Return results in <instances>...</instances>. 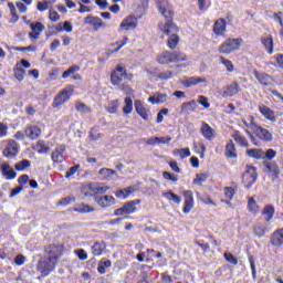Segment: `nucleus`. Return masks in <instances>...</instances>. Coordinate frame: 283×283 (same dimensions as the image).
Returning a JSON list of instances; mask_svg holds the SVG:
<instances>
[{
  "instance_id": "obj_1",
  "label": "nucleus",
  "mask_w": 283,
  "mask_h": 283,
  "mask_svg": "<svg viewBox=\"0 0 283 283\" xmlns=\"http://www.w3.org/2000/svg\"><path fill=\"white\" fill-rule=\"evenodd\" d=\"M158 29L163 34H166V36H169L168 39V48L169 50H176L178 43H180V38L178 36V27L174 21L169 22H160L158 24Z\"/></svg>"
},
{
  "instance_id": "obj_2",
  "label": "nucleus",
  "mask_w": 283,
  "mask_h": 283,
  "mask_svg": "<svg viewBox=\"0 0 283 283\" xmlns=\"http://www.w3.org/2000/svg\"><path fill=\"white\" fill-rule=\"evenodd\" d=\"M158 12L166 19L164 23L174 21V4L169 0H155Z\"/></svg>"
},
{
  "instance_id": "obj_3",
  "label": "nucleus",
  "mask_w": 283,
  "mask_h": 283,
  "mask_svg": "<svg viewBox=\"0 0 283 283\" xmlns=\"http://www.w3.org/2000/svg\"><path fill=\"white\" fill-rule=\"evenodd\" d=\"M242 43H244L242 39H228L219 46V52L220 54H231V52L240 50Z\"/></svg>"
},
{
  "instance_id": "obj_4",
  "label": "nucleus",
  "mask_w": 283,
  "mask_h": 283,
  "mask_svg": "<svg viewBox=\"0 0 283 283\" xmlns=\"http://www.w3.org/2000/svg\"><path fill=\"white\" fill-rule=\"evenodd\" d=\"M123 78H128V81H132L134 75H127L125 67L118 65L116 66V70L111 74V83L112 85H120V83H123Z\"/></svg>"
},
{
  "instance_id": "obj_5",
  "label": "nucleus",
  "mask_w": 283,
  "mask_h": 283,
  "mask_svg": "<svg viewBox=\"0 0 283 283\" xmlns=\"http://www.w3.org/2000/svg\"><path fill=\"white\" fill-rule=\"evenodd\" d=\"M3 144L6 145L2 150L4 158H17L19 156V143L14 139H7Z\"/></svg>"
},
{
  "instance_id": "obj_6",
  "label": "nucleus",
  "mask_w": 283,
  "mask_h": 283,
  "mask_svg": "<svg viewBox=\"0 0 283 283\" xmlns=\"http://www.w3.org/2000/svg\"><path fill=\"white\" fill-rule=\"evenodd\" d=\"M73 93H74V88L72 86L66 87L61 93H59L54 97V101L52 104L54 109H56V107H61V105H63V103H67V101H70V98H72Z\"/></svg>"
},
{
  "instance_id": "obj_7",
  "label": "nucleus",
  "mask_w": 283,
  "mask_h": 283,
  "mask_svg": "<svg viewBox=\"0 0 283 283\" xmlns=\"http://www.w3.org/2000/svg\"><path fill=\"white\" fill-rule=\"evenodd\" d=\"M255 180H258V170L253 166H248L243 174V184L247 189H251L255 185Z\"/></svg>"
},
{
  "instance_id": "obj_8",
  "label": "nucleus",
  "mask_w": 283,
  "mask_h": 283,
  "mask_svg": "<svg viewBox=\"0 0 283 283\" xmlns=\"http://www.w3.org/2000/svg\"><path fill=\"white\" fill-rule=\"evenodd\" d=\"M136 205H140V199L126 202L122 208L114 211V216H129L136 213Z\"/></svg>"
},
{
  "instance_id": "obj_9",
  "label": "nucleus",
  "mask_w": 283,
  "mask_h": 283,
  "mask_svg": "<svg viewBox=\"0 0 283 283\" xmlns=\"http://www.w3.org/2000/svg\"><path fill=\"white\" fill-rule=\"evenodd\" d=\"M136 28H138V18L128 15L120 22L118 32H129V30H136Z\"/></svg>"
},
{
  "instance_id": "obj_10",
  "label": "nucleus",
  "mask_w": 283,
  "mask_h": 283,
  "mask_svg": "<svg viewBox=\"0 0 283 283\" xmlns=\"http://www.w3.org/2000/svg\"><path fill=\"white\" fill-rule=\"evenodd\" d=\"M84 23L86 25H91V28H93L94 32H98V30H101V28L105 29L107 28V24L98 17H94V15H87L84 19Z\"/></svg>"
},
{
  "instance_id": "obj_11",
  "label": "nucleus",
  "mask_w": 283,
  "mask_h": 283,
  "mask_svg": "<svg viewBox=\"0 0 283 283\" xmlns=\"http://www.w3.org/2000/svg\"><path fill=\"white\" fill-rule=\"evenodd\" d=\"M56 262L54 259H50L48 258L46 261H40L38 269L40 272L43 273V275H50L51 271H54L55 266H56Z\"/></svg>"
},
{
  "instance_id": "obj_12",
  "label": "nucleus",
  "mask_w": 283,
  "mask_h": 283,
  "mask_svg": "<svg viewBox=\"0 0 283 283\" xmlns=\"http://www.w3.org/2000/svg\"><path fill=\"white\" fill-rule=\"evenodd\" d=\"M45 253L48 258H50L51 260H55V262H59V260L63 255V245H49L45 249Z\"/></svg>"
},
{
  "instance_id": "obj_13",
  "label": "nucleus",
  "mask_w": 283,
  "mask_h": 283,
  "mask_svg": "<svg viewBox=\"0 0 283 283\" xmlns=\"http://www.w3.org/2000/svg\"><path fill=\"white\" fill-rule=\"evenodd\" d=\"M193 191L186 190L184 191V213H191V210L193 209Z\"/></svg>"
},
{
  "instance_id": "obj_14",
  "label": "nucleus",
  "mask_w": 283,
  "mask_h": 283,
  "mask_svg": "<svg viewBox=\"0 0 283 283\" xmlns=\"http://www.w3.org/2000/svg\"><path fill=\"white\" fill-rule=\"evenodd\" d=\"M95 202L102 209H109V207H114V205H116V198L109 195H105V196L98 197Z\"/></svg>"
},
{
  "instance_id": "obj_15",
  "label": "nucleus",
  "mask_w": 283,
  "mask_h": 283,
  "mask_svg": "<svg viewBox=\"0 0 283 283\" xmlns=\"http://www.w3.org/2000/svg\"><path fill=\"white\" fill-rule=\"evenodd\" d=\"M200 134L206 140H213L216 138V129H213L207 122L201 123Z\"/></svg>"
},
{
  "instance_id": "obj_16",
  "label": "nucleus",
  "mask_w": 283,
  "mask_h": 283,
  "mask_svg": "<svg viewBox=\"0 0 283 283\" xmlns=\"http://www.w3.org/2000/svg\"><path fill=\"white\" fill-rule=\"evenodd\" d=\"M63 154H65V146L63 145L56 146L51 155L52 161L56 163L57 165H61V163L65 160V157L63 156Z\"/></svg>"
},
{
  "instance_id": "obj_17",
  "label": "nucleus",
  "mask_w": 283,
  "mask_h": 283,
  "mask_svg": "<svg viewBox=\"0 0 283 283\" xmlns=\"http://www.w3.org/2000/svg\"><path fill=\"white\" fill-rule=\"evenodd\" d=\"M24 134L30 140H36L41 137V129L36 125H29L24 128Z\"/></svg>"
},
{
  "instance_id": "obj_18",
  "label": "nucleus",
  "mask_w": 283,
  "mask_h": 283,
  "mask_svg": "<svg viewBox=\"0 0 283 283\" xmlns=\"http://www.w3.org/2000/svg\"><path fill=\"white\" fill-rule=\"evenodd\" d=\"M135 111L139 114L143 120H149V109L145 107V104L140 99L135 101Z\"/></svg>"
},
{
  "instance_id": "obj_19",
  "label": "nucleus",
  "mask_w": 283,
  "mask_h": 283,
  "mask_svg": "<svg viewBox=\"0 0 283 283\" xmlns=\"http://www.w3.org/2000/svg\"><path fill=\"white\" fill-rule=\"evenodd\" d=\"M254 134L258 136V138H260V140H263L264 143H271V140H273V134H271L269 129L262 128L261 126L254 130Z\"/></svg>"
},
{
  "instance_id": "obj_20",
  "label": "nucleus",
  "mask_w": 283,
  "mask_h": 283,
  "mask_svg": "<svg viewBox=\"0 0 283 283\" xmlns=\"http://www.w3.org/2000/svg\"><path fill=\"white\" fill-rule=\"evenodd\" d=\"M169 101V95L166 93L157 92L153 96L148 98V103H151V105H160L163 103H167Z\"/></svg>"
},
{
  "instance_id": "obj_21",
  "label": "nucleus",
  "mask_w": 283,
  "mask_h": 283,
  "mask_svg": "<svg viewBox=\"0 0 283 283\" xmlns=\"http://www.w3.org/2000/svg\"><path fill=\"white\" fill-rule=\"evenodd\" d=\"M270 242L273 247H283V228L276 229L272 233Z\"/></svg>"
},
{
  "instance_id": "obj_22",
  "label": "nucleus",
  "mask_w": 283,
  "mask_h": 283,
  "mask_svg": "<svg viewBox=\"0 0 283 283\" xmlns=\"http://www.w3.org/2000/svg\"><path fill=\"white\" fill-rule=\"evenodd\" d=\"M259 112H260V114H262V116H264V118H266L271 123H275V120H277V118L275 117V112L270 109L269 106H266L264 104H261L259 106Z\"/></svg>"
},
{
  "instance_id": "obj_23",
  "label": "nucleus",
  "mask_w": 283,
  "mask_h": 283,
  "mask_svg": "<svg viewBox=\"0 0 283 283\" xmlns=\"http://www.w3.org/2000/svg\"><path fill=\"white\" fill-rule=\"evenodd\" d=\"M213 32L217 36H224V33L227 32V20H217L213 25Z\"/></svg>"
},
{
  "instance_id": "obj_24",
  "label": "nucleus",
  "mask_w": 283,
  "mask_h": 283,
  "mask_svg": "<svg viewBox=\"0 0 283 283\" xmlns=\"http://www.w3.org/2000/svg\"><path fill=\"white\" fill-rule=\"evenodd\" d=\"M98 174L104 178V180H118V174L112 168H102Z\"/></svg>"
},
{
  "instance_id": "obj_25",
  "label": "nucleus",
  "mask_w": 283,
  "mask_h": 283,
  "mask_svg": "<svg viewBox=\"0 0 283 283\" xmlns=\"http://www.w3.org/2000/svg\"><path fill=\"white\" fill-rule=\"evenodd\" d=\"M134 191H136V188L127 187V188L117 190L115 192V196L119 200H127V198H130V196H134Z\"/></svg>"
},
{
  "instance_id": "obj_26",
  "label": "nucleus",
  "mask_w": 283,
  "mask_h": 283,
  "mask_svg": "<svg viewBox=\"0 0 283 283\" xmlns=\"http://www.w3.org/2000/svg\"><path fill=\"white\" fill-rule=\"evenodd\" d=\"M105 249H107L105 242L96 241L91 248L92 255H94L95 258H99V255H103V251H105Z\"/></svg>"
},
{
  "instance_id": "obj_27",
  "label": "nucleus",
  "mask_w": 283,
  "mask_h": 283,
  "mask_svg": "<svg viewBox=\"0 0 283 283\" xmlns=\"http://www.w3.org/2000/svg\"><path fill=\"white\" fill-rule=\"evenodd\" d=\"M198 83H207V78L192 76L181 81V85H184V87H193V85H198Z\"/></svg>"
},
{
  "instance_id": "obj_28",
  "label": "nucleus",
  "mask_w": 283,
  "mask_h": 283,
  "mask_svg": "<svg viewBox=\"0 0 283 283\" xmlns=\"http://www.w3.org/2000/svg\"><path fill=\"white\" fill-rule=\"evenodd\" d=\"M237 191H238V185L235 184L233 185V187H226L223 189V193L228 200H223L222 202H224L228 206H231V199L233 198V196H235Z\"/></svg>"
},
{
  "instance_id": "obj_29",
  "label": "nucleus",
  "mask_w": 283,
  "mask_h": 283,
  "mask_svg": "<svg viewBox=\"0 0 283 283\" xmlns=\"http://www.w3.org/2000/svg\"><path fill=\"white\" fill-rule=\"evenodd\" d=\"M1 171L2 176H4L7 180H14V178H17V172L8 164L1 165Z\"/></svg>"
},
{
  "instance_id": "obj_30",
  "label": "nucleus",
  "mask_w": 283,
  "mask_h": 283,
  "mask_svg": "<svg viewBox=\"0 0 283 283\" xmlns=\"http://www.w3.org/2000/svg\"><path fill=\"white\" fill-rule=\"evenodd\" d=\"M171 137H150L146 140L147 145H169Z\"/></svg>"
},
{
  "instance_id": "obj_31",
  "label": "nucleus",
  "mask_w": 283,
  "mask_h": 283,
  "mask_svg": "<svg viewBox=\"0 0 283 283\" xmlns=\"http://www.w3.org/2000/svg\"><path fill=\"white\" fill-rule=\"evenodd\" d=\"M242 123L247 129H251V132H254L258 129V124L255 123V117L253 115H248L242 118Z\"/></svg>"
},
{
  "instance_id": "obj_32",
  "label": "nucleus",
  "mask_w": 283,
  "mask_h": 283,
  "mask_svg": "<svg viewBox=\"0 0 283 283\" xmlns=\"http://www.w3.org/2000/svg\"><path fill=\"white\" fill-rule=\"evenodd\" d=\"M88 189L95 195L107 193L109 191V187L105 184H93Z\"/></svg>"
},
{
  "instance_id": "obj_33",
  "label": "nucleus",
  "mask_w": 283,
  "mask_h": 283,
  "mask_svg": "<svg viewBox=\"0 0 283 283\" xmlns=\"http://www.w3.org/2000/svg\"><path fill=\"white\" fill-rule=\"evenodd\" d=\"M262 216L265 222H271L275 216V208L271 205L265 206L262 210Z\"/></svg>"
},
{
  "instance_id": "obj_34",
  "label": "nucleus",
  "mask_w": 283,
  "mask_h": 283,
  "mask_svg": "<svg viewBox=\"0 0 283 283\" xmlns=\"http://www.w3.org/2000/svg\"><path fill=\"white\" fill-rule=\"evenodd\" d=\"M159 65H169L171 63V51H164L157 55Z\"/></svg>"
},
{
  "instance_id": "obj_35",
  "label": "nucleus",
  "mask_w": 283,
  "mask_h": 283,
  "mask_svg": "<svg viewBox=\"0 0 283 283\" xmlns=\"http://www.w3.org/2000/svg\"><path fill=\"white\" fill-rule=\"evenodd\" d=\"M254 76L261 85H271V83H273V78L269 74L255 71Z\"/></svg>"
},
{
  "instance_id": "obj_36",
  "label": "nucleus",
  "mask_w": 283,
  "mask_h": 283,
  "mask_svg": "<svg viewBox=\"0 0 283 283\" xmlns=\"http://www.w3.org/2000/svg\"><path fill=\"white\" fill-rule=\"evenodd\" d=\"M238 92H240V86L238 85V83H232L228 85L223 91V97L227 98V97L235 96Z\"/></svg>"
},
{
  "instance_id": "obj_37",
  "label": "nucleus",
  "mask_w": 283,
  "mask_h": 283,
  "mask_svg": "<svg viewBox=\"0 0 283 283\" xmlns=\"http://www.w3.org/2000/svg\"><path fill=\"white\" fill-rule=\"evenodd\" d=\"M226 156L228 158H238V150L235 149V144L230 139L226 145Z\"/></svg>"
},
{
  "instance_id": "obj_38",
  "label": "nucleus",
  "mask_w": 283,
  "mask_h": 283,
  "mask_svg": "<svg viewBox=\"0 0 283 283\" xmlns=\"http://www.w3.org/2000/svg\"><path fill=\"white\" fill-rule=\"evenodd\" d=\"M247 156H249V158H254L255 160H263L264 159V150L260 149V148L248 149Z\"/></svg>"
},
{
  "instance_id": "obj_39",
  "label": "nucleus",
  "mask_w": 283,
  "mask_h": 283,
  "mask_svg": "<svg viewBox=\"0 0 283 283\" xmlns=\"http://www.w3.org/2000/svg\"><path fill=\"white\" fill-rule=\"evenodd\" d=\"M232 138H234L235 143H238V145H240L241 147H249V142L242 133L234 130L232 134Z\"/></svg>"
},
{
  "instance_id": "obj_40",
  "label": "nucleus",
  "mask_w": 283,
  "mask_h": 283,
  "mask_svg": "<svg viewBox=\"0 0 283 283\" xmlns=\"http://www.w3.org/2000/svg\"><path fill=\"white\" fill-rule=\"evenodd\" d=\"M171 63H185L187 54L178 51L170 52Z\"/></svg>"
},
{
  "instance_id": "obj_41",
  "label": "nucleus",
  "mask_w": 283,
  "mask_h": 283,
  "mask_svg": "<svg viewBox=\"0 0 283 283\" xmlns=\"http://www.w3.org/2000/svg\"><path fill=\"white\" fill-rule=\"evenodd\" d=\"M265 171L272 176V180H275V178H277V174H280V168L276 164L265 163Z\"/></svg>"
},
{
  "instance_id": "obj_42",
  "label": "nucleus",
  "mask_w": 283,
  "mask_h": 283,
  "mask_svg": "<svg viewBox=\"0 0 283 283\" xmlns=\"http://www.w3.org/2000/svg\"><path fill=\"white\" fill-rule=\"evenodd\" d=\"M253 233L256 238H264V234L269 233L266 226L259 223L253 227Z\"/></svg>"
},
{
  "instance_id": "obj_43",
  "label": "nucleus",
  "mask_w": 283,
  "mask_h": 283,
  "mask_svg": "<svg viewBox=\"0 0 283 283\" xmlns=\"http://www.w3.org/2000/svg\"><path fill=\"white\" fill-rule=\"evenodd\" d=\"M73 211L76 213H94V207L87 203H80L73 209Z\"/></svg>"
},
{
  "instance_id": "obj_44",
  "label": "nucleus",
  "mask_w": 283,
  "mask_h": 283,
  "mask_svg": "<svg viewBox=\"0 0 283 283\" xmlns=\"http://www.w3.org/2000/svg\"><path fill=\"white\" fill-rule=\"evenodd\" d=\"M56 0H43L42 2L39 1L36 4V10L39 12H45L46 10H50L51 6H54Z\"/></svg>"
},
{
  "instance_id": "obj_45",
  "label": "nucleus",
  "mask_w": 283,
  "mask_h": 283,
  "mask_svg": "<svg viewBox=\"0 0 283 283\" xmlns=\"http://www.w3.org/2000/svg\"><path fill=\"white\" fill-rule=\"evenodd\" d=\"M163 196L169 202H175V205H180V202H182V198L171 191L164 192Z\"/></svg>"
},
{
  "instance_id": "obj_46",
  "label": "nucleus",
  "mask_w": 283,
  "mask_h": 283,
  "mask_svg": "<svg viewBox=\"0 0 283 283\" xmlns=\"http://www.w3.org/2000/svg\"><path fill=\"white\" fill-rule=\"evenodd\" d=\"M198 108V102L196 99H192L190 102H186L181 104V112H193L195 109Z\"/></svg>"
},
{
  "instance_id": "obj_47",
  "label": "nucleus",
  "mask_w": 283,
  "mask_h": 283,
  "mask_svg": "<svg viewBox=\"0 0 283 283\" xmlns=\"http://www.w3.org/2000/svg\"><path fill=\"white\" fill-rule=\"evenodd\" d=\"M193 150L196 151V154L200 155V158H205V154L207 151V146L205 145L203 142H195L193 143Z\"/></svg>"
},
{
  "instance_id": "obj_48",
  "label": "nucleus",
  "mask_w": 283,
  "mask_h": 283,
  "mask_svg": "<svg viewBox=\"0 0 283 283\" xmlns=\"http://www.w3.org/2000/svg\"><path fill=\"white\" fill-rule=\"evenodd\" d=\"M174 156H179L181 160H185V158H189L191 156V150L189 148H180L174 150Z\"/></svg>"
},
{
  "instance_id": "obj_49",
  "label": "nucleus",
  "mask_w": 283,
  "mask_h": 283,
  "mask_svg": "<svg viewBox=\"0 0 283 283\" xmlns=\"http://www.w3.org/2000/svg\"><path fill=\"white\" fill-rule=\"evenodd\" d=\"M119 107L120 103L118 102V99H113L106 106V111L108 112V114H116Z\"/></svg>"
},
{
  "instance_id": "obj_50",
  "label": "nucleus",
  "mask_w": 283,
  "mask_h": 283,
  "mask_svg": "<svg viewBox=\"0 0 283 283\" xmlns=\"http://www.w3.org/2000/svg\"><path fill=\"white\" fill-rule=\"evenodd\" d=\"M124 103L123 113L132 114V112H134V101H132V97H125Z\"/></svg>"
},
{
  "instance_id": "obj_51",
  "label": "nucleus",
  "mask_w": 283,
  "mask_h": 283,
  "mask_svg": "<svg viewBox=\"0 0 283 283\" xmlns=\"http://www.w3.org/2000/svg\"><path fill=\"white\" fill-rule=\"evenodd\" d=\"M35 150L38 154H50V146L45 142L39 140L35 145Z\"/></svg>"
},
{
  "instance_id": "obj_52",
  "label": "nucleus",
  "mask_w": 283,
  "mask_h": 283,
  "mask_svg": "<svg viewBox=\"0 0 283 283\" xmlns=\"http://www.w3.org/2000/svg\"><path fill=\"white\" fill-rule=\"evenodd\" d=\"M262 44L269 54L273 52V38L271 35L262 39Z\"/></svg>"
},
{
  "instance_id": "obj_53",
  "label": "nucleus",
  "mask_w": 283,
  "mask_h": 283,
  "mask_svg": "<svg viewBox=\"0 0 283 283\" xmlns=\"http://www.w3.org/2000/svg\"><path fill=\"white\" fill-rule=\"evenodd\" d=\"M248 210L251 213H258V211H260V206H258L253 197L249 198L248 200Z\"/></svg>"
},
{
  "instance_id": "obj_54",
  "label": "nucleus",
  "mask_w": 283,
  "mask_h": 283,
  "mask_svg": "<svg viewBox=\"0 0 283 283\" xmlns=\"http://www.w3.org/2000/svg\"><path fill=\"white\" fill-rule=\"evenodd\" d=\"M81 71V66L78 65H73L71 67H69L63 74H62V78H70V76H72V74H76V72Z\"/></svg>"
},
{
  "instance_id": "obj_55",
  "label": "nucleus",
  "mask_w": 283,
  "mask_h": 283,
  "mask_svg": "<svg viewBox=\"0 0 283 283\" xmlns=\"http://www.w3.org/2000/svg\"><path fill=\"white\" fill-rule=\"evenodd\" d=\"M109 266H112V261H109V260L99 262V264L97 266V271L101 275H105V273H106L105 269H109Z\"/></svg>"
},
{
  "instance_id": "obj_56",
  "label": "nucleus",
  "mask_w": 283,
  "mask_h": 283,
  "mask_svg": "<svg viewBox=\"0 0 283 283\" xmlns=\"http://www.w3.org/2000/svg\"><path fill=\"white\" fill-rule=\"evenodd\" d=\"M15 171H23L24 169H28L30 167V160L23 159L15 164Z\"/></svg>"
},
{
  "instance_id": "obj_57",
  "label": "nucleus",
  "mask_w": 283,
  "mask_h": 283,
  "mask_svg": "<svg viewBox=\"0 0 283 283\" xmlns=\"http://www.w3.org/2000/svg\"><path fill=\"white\" fill-rule=\"evenodd\" d=\"M49 19L53 23H56V21H61V14H59V12L56 10L51 8V9H49Z\"/></svg>"
},
{
  "instance_id": "obj_58",
  "label": "nucleus",
  "mask_w": 283,
  "mask_h": 283,
  "mask_svg": "<svg viewBox=\"0 0 283 283\" xmlns=\"http://www.w3.org/2000/svg\"><path fill=\"white\" fill-rule=\"evenodd\" d=\"M73 202H76V198H74V197H66V198L61 199L57 202V207H67L69 205H73Z\"/></svg>"
},
{
  "instance_id": "obj_59",
  "label": "nucleus",
  "mask_w": 283,
  "mask_h": 283,
  "mask_svg": "<svg viewBox=\"0 0 283 283\" xmlns=\"http://www.w3.org/2000/svg\"><path fill=\"white\" fill-rule=\"evenodd\" d=\"M220 63L222 65H224L227 72H233V70H234L233 62H231L230 60H227V57L221 56L220 57Z\"/></svg>"
},
{
  "instance_id": "obj_60",
  "label": "nucleus",
  "mask_w": 283,
  "mask_h": 283,
  "mask_svg": "<svg viewBox=\"0 0 283 283\" xmlns=\"http://www.w3.org/2000/svg\"><path fill=\"white\" fill-rule=\"evenodd\" d=\"M13 72H14V76H15L17 81L21 82L25 77V70H23L19 66H17Z\"/></svg>"
},
{
  "instance_id": "obj_61",
  "label": "nucleus",
  "mask_w": 283,
  "mask_h": 283,
  "mask_svg": "<svg viewBox=\"0 0 283 283\" xmlns=\"http://www.w3.org/2000/svg\"><path fill=\"white\" fill-rule=\"evenodd\" d=\"M207 178H209V175L207 174H197L196 178L193 179V184L201 185L202 182L207 181Z\"/></svg>"
},
{
  "instance_id": "obj_62",
  "label": "nucleus",
  "mask_w": 283,
  "mask_h": 283,
  "mask_svg": "<svg viewBox=\"0 0 283 283\" xmlns=\"http://www.w3.org/2000/svg\"><path fill=\"white\" fill-rule=\"evenodd\" d=\"M119 90H122V92H124V94L127 96H134V88L127 84H120Z\"/></svg>"
},
{
  "instance_id": "obj_63",
  "label": "nucleus",
  "mask_w": 283,
  "mask_h": 283,
  "mask_svg": "<svg viewBox=\"0 0 283 283\" xmlns=\"http://www.w3.org/2000/svg\"><path fill=\"white\" fill-rule=\"evenodd\" d=\"M76 112H82L83 114H87L90 112V107L85 105L83 102H77L75 104Z\"/></svg>"
},
{
  "instance_id": "obj_64",
  "label": "nucleus",
  "mask_w": 283,
  "mask_h": 283,
  "mask_svg": "<svg viewBox=\"0 0 283 283\" xmlns=\"http://www.w3.org/2000/svg\"><path fill=\"white\" fill-rule=\"evenodd\" d=\"M30 28L33 32H40V34L43 32V30H45V25H43L41 22H36L35 24L31 23Z\"/></svg>"
}]
</instances>
